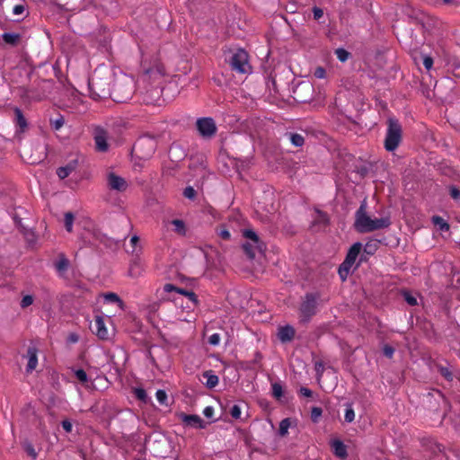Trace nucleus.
Wrapping results in <instances>:
<instances>
[{
  "label": "nucleus",
  "mask_w": 460,
  "mask_h": 460,
  "mask_svg": "<svg viewBox=\"0 0 460 460\" xmlns=\"http://www.w3.org/2000/svg\"><path fill=\"white\" fill-rule=\"evenodd\" d=\"M183 196L189 199H194L196 197V190L192 187L189 186L184 189Z\"/></svg>",
  "instance_id": "47"
},
{
  "label": "nucleus",
  "mask_w": 460,
  "mask_h": 460,
  "mask_svg": "<svg viewBox=\"0 0 460 460\" xmlns=\"http://www.w3.org/2000/svg\"><path fill=\"white\" fill-rule=\"evenodd\" d=\"M299 394L305 397H312L313 395V392L309 388L304 386L299 389Z\"/></svg>",
  "instance_id": "61"
},
{
  "label": "nucleus",
  "mask_w": 460,
  "mask_h": 460,
  "mask_svg": "<svg viewBox=\"0 0 460 460\" xmlns=\"http://www.w3.org/2000/svg\"><path fill=\"white\" fill-rule=\"evenodd\" d=\"M289 139L291 143L296 147L302 146L305 143L304 137L297 133H290Z\"/></svg>",
  "instance_id": "35"
},
{
  "label": "nucleus",
  "mask_w": 460,
  "mask_h": 460,
  "mask_svg": "<svg viewBox=\"0 0 460 460\" xmlns=\"http://www.w3.org/2000/svg\"><path fill=\"white\" fill-rule=\"evenodd\" d=\"M130 244L132 246V252H135L137 250V243H139V237L137 235H133L130 238Z\"/></svg>",
  "instance_id": "58"
},
{
  "label": "nucleus",
  "mask_w": 460,
  "mask_h": 460,
  "mask_svg": "<svg viewBox=\"0 0 460 460\" xmlns=\"http://www.w3.org/2000/svg\"><path fill=\"white\" fill-rule=\"evenodd\" d=\"M450 195L454 199H458L460 198V190L456 187H450Z\"/></svg>",
  "instance_id": "60"
},
{
  "label": "nucleus",
  "mask_w": 460,
  "mask_h": 460,
  "mask_svg": "<svg viewBox=\"0 0 460 460\" xmlns=\"http://www.w3.org/2000/svg\"><path fill=\"white\" fill-rule=\"evenodd\" d=\"M135 396L141 402H146L147 399V394L144 388H136L134 390Z\"/></svg>",
  "instance_id": "43"
},
{
  "label": "nucleus",
  "mask_w": 460,
  "mask_h": 460,
  "mask_svg": "<svg viewBox=\"0 0 460 460\" xmlns=\"http://www.w3.org/2000/svg\"><path fill=\"white\" fill-rule=\"evenodd\" d=\"M203 414L206 418H212L214 416V408L212 406H207L203 410Z\"/></svg>",
  "instance_id": "56"
},
{
  "label": "nucleus",
  "mask_w": 460,
  "mask_h": 460,
  "mask_svg": "<svg viewBox=\"0 0 460 460\" xmlns=\"http://www.w3.org/2000/svg\"><path fill=\"white\" fill-rule=\"evenodd\" d=\"M155 397L160 404L167 405V394L164 390H157Z\"/></svg>",
  "instance_id": "42"
},
{
  "label": "nucleus",
  "mask_w": 460,
  "mask_h": 460,
  "mask_svg": "<svg viewBox=\"0 0 460 460\" xmlns=\"http://www.w3.org/2000/svg\"><path fill=\"white\" fill-rule=\"evenodd\" d=\"M388 235L380 238L382 243L389 247H396L399 245L400 238L395 236L393 232H387Z\"/></svg>",
  "instance_id": "28"
},
{
  "label": "nucleus",
  "mask_w": 460,
  "mask_h": 460,
  "mask_svg": "<svg viewBox=\"0 0 460 460\" xmlns=\"http://www.w3.org/2000/svg\"><path fill=\"white\" fill-rule=\"evenodd\" d=\"M229 228L235 229L238 228L239 230H251L246 225L245 221L242 218V216L239 214H234L233 216V219L230 218V225L228 226Z\"/></svg>",
  "instance_id": "23"
},
{
  "label": "nucleus",
  "mask_w": 460,
  "mask_h": 460,
  "mask_svg": "<svg viewBox=\"0 0 460 460\" xmlns=\"http://www.w3.org/2000/svg\"><path fill=\"white\" fill-rule=\"evenodd\" d=\"M329 226V217L326 213L315 209L313 216V226L325 228Z\"/></svg>",
  "instance_id": "17"
},
{
  "label": "nucleus",
  "mask_w": 460,
  "mask_h": 460,
  "mask_svg": "<svg viewBox=\"0 0 460 460\" xmlns=\"http://www.w3.org/2000/svg\"><path fill=\"white\" fill-rule=\"evenodd\" d=\"M380 243H382V240H380V238L369 240L363 248V253L360 256V261L367 260L366 255H373L378 249Z\"/></svg>",
  "instance_id": "18"
},
{
  "label": "nucleus",
  "mask_w": 460,
  "mask_h": 460,
  "mask_svg": "<svg viewBox=\"0 0 460 460\" xmlns=\"http://www.w3.org/2000/svg\"><path fill=\"white\" fill-rule=\"evenodd\" d=\"M90 96L93 100H100L111 97V88L108 80H102L94 74L88 82Z\"/></svg>",
  "instance_id": "5"
},
{
  "label": "nucleus",
  "mask_w": 460,
  "mask_h": 460,
  "mask_svg": "<svg viewBox=\"0 0 460 460\" xmlns=\"http://www.w3.org/2000/svg\"><path fill=\"white\" fill-rule=\"evenodd\" d=\"M367 199H363L355 214L354 226L357 230H379L390 226L388 217L372 218L367 212Z\"/></svg>",
  "instance_id": "1"
},
{
  "label": "nucleus",
  "mask_w": 460,
  "mask_h": 460,
  "mask_svg": "<svg viewBox=\"0 0 460 460\" xmlns=\"http://www.w3.org/2000/svg\"><path fill=\"white\" fill-rule=\"evenodd\" d=\"M444 450L443 446L439 444H434V447L432 448V452L434 455H436L438 452H442Z\"/></svg>",
  "instance_id": "64"
},
{
  "label": "nucleus",
  "mask_w": 460,
  "mask_h": 460,
  "mask_svg": "<svg viewBox=\"0 0 460 460\" xmlns=\"http://www.w3.org/2000/svg\"><path fill=\"white\" fill-rule=\"evenodd\" d=\"M229 63L232 69L240 74H247L252 70L248 60V53L244 49H238L234 52Z\"/></svg>",
  "instance_id": "8"
},
{
  "label": "nucleus",
  "mask_w": 460,
  "mask_h": 460,
  "mask_svg": "<svg viewBox=\"0 0 460 460\" xmlns=\"http://www.w3.org/2000/svg\"><path fill=\"white\" fill-rule=\"evenodd\" d=\"M164 291L165 293H172V292H176L178 294H181L184 296H186V294L190 292V290H186V289H183V288H177L176 286L171 284V283H167L164 286Z\"/></svg>",
  "instance_id": "31"
},
{
  "label": "nucleus",
  "mask_w": 460,
  "mask_h": 460,
  "mask_svg": "<svg viewBox=\"0 0 460 460\" xmlns=\"http://www.w3.org/2000/svg\"><path fill=\"white\" fill-rule=\"evenodd\" d=\"M354 420H355V411L352 407V403H347L345 414H344V420L348 423H351Z\"/></svg>",
  "instance_id": "34"
},
{
  "label": "nucleus",
  "mask_w": 460,
  "mask_h": 460,
  "mask_svg": "<svg viewBox=\"0 0 460 460\" xmlns=\"http://www.w3.org/2000/svg\"><path fill=\"white\" fill-rule=\"evenodd\" d=\"M172 224L176 226L177 230H182L184 228V222L180 219H174Z\"/></svg>",
  "instance_id": "63"
},
{
  "label": "nucleus",
  "mask_w": 460,
  "mask_h": 460,
  "mask_svg": "<svg viewBox=\"0 0 460 460\" xmlns=\"http://www.w3.org/2000/svg\"><path fill=\"white\" fill-rule=\"evenodd\" d=\"M107 183L111 190L124 191L128 188V183L124 178L115 174L114 172H110L107 176Z\"/></svg>",
  "instance_id": "13"
},
{
  "label": "nucleus",
  "mask_w": 460,
  "mask_h": 460,
  "mask_svg": "<svg viewBox=\"0 0 460 460\" xmlns=\"http://www.w3.org/2000/svg\"><path fill=\"white\" fill-rule=\"evenodd\" d=\"M413 60L417 66L421 62L427 71H429L433 66V58L429 55H424L422 53L414 55Z\"/></svg>",
  "instance_id": "22"
},
{
  "label": "nucleus",
  "mask_w": 460,
  "mask_h": 460,
  "mask_svg": "<svg viewBox=\"0 0 460 460\" xmlns=\"http://www.w3.org/2000/svg\"><path fill=\"white\" fill-rule=\"evenodd\" d=\"M438 372L439 374L445 377L447 380L450 381L453 379V374L452 372L449 370V368L446 367H438Z\"/></svg>",
  "instance_id": "45"
},
{
  "label": "nucleus",
  "mask_w": 460,
  "mask_h": 460,
  "mask_svg": "<svg viewBox=\"0 0 460 460\" xmlns=\"http://www.w3.org/2000/svg\"><path fill=\"white\" fill-rule=\"evenodd\" d=\"M320 298L319 293H306L302 299L299 307L300 321L307 323L317 312V303Z\"/></svg>",
  "instance_id": "6"
},
{
  "label": "nucleus",
  "mask_w": 460,
  "mask_h": 460,
  "mask_svg": "<svg viewBox=\"0 0 460 460\" xmlns=\"http://www.w3.org/2000/svg\"><path fill=\"white\" fill-rule=\"evenodd\" d=\"M14 114L16 125L19 126L21 131H24L27 128V121L22 111L19 108H14Z\"/></svg>",
  "instance_id": "30"
},
{
  "label": "nucleus",
  "mask_w": 460,
  "mask_h": 460,
  "mask_svg": "<svg viewBox=\"0 0 460 460\" xmlns=\"http://www.w3.org/2000/svg\"><path fill=\"white\" fill-rule=\"evenodd\" d=\"M102 296L106 303L117 304L120 309H124L125 304L116 293L107 292Z\"/></svg>",
  "instance_id": "26"
},
{
  "label": "nucleus",
  "mask_w": 460,
  "mask_h": 460,
  "mask_svg": "<svg viewBox=\"0 0 460 460\" xmlns=\"http://www.w3.org/2000/svg\"><path fill=\"white\" fill-rule=\"evenodd\" d=\"M296 335V330L291 325H285L279 329L278 338L283 343L291 341Z\"/></svg>",
  "instance_id": "16"
},
{
  "label": "nucleus",
  "mask_w": 460,
  "mask_h": 460,
  "mask_svg": "<svg viewBox=\"0 0 460 460\" xmlns=\"http://www.w3.org/2000/svg\"><path fill=\"white\" fill-rule=\"evenodd\" d=\"M134 92V82L131 77L123 76L117 79L112 87L111 98L116 102H126Z\"/></svg>",
  "instance_id": "3"
},
{
  "label": "nucleus",
  "mask_w": 460,
  "mask_h": 460,
  "mask_svg": "<svg viewBox=\"0 0 460 460\" xmlns=\"http://www.w3.org/2000/svg\"><path fill=\"white\" fill-rule=\"evenodd\" d=\"M313 13H314V18L315 20H319L320 18L323 17V11L321 8L315 6L313 8Z\"/></svg>",
  "instance_id": "59"
},
{
  "label": "nucleus",
  "mask_w": 460,
  "mask_h": 460,
  "mask_svg": "<svg viewBox=\"0 0 460 460\" xmlns=\"http://www.w3.org/2000/svg\"><path fill=\"white\" fill-rule=\"evenodd\" d=\"M208 342L211 345L217 346L220 342V335L218 333H213L208 338Z\"/></svg>",
  "instance_id": "53"
},
{
  "label": "nucleus",
  "mask_w": 460,
  "mask_h": 460,
  "mask_svg": "<svg viewBox=\"0 0 460 460\" xmlns=\"http://www.w3.org/2000/svg\"><path fill=\"white\" fill-rule=\"evenodd\" d=\"M33 303V297L31 295H26L22 298L21 307L26 308Z\"/></svg>",
  "instance_id": "48"
},
{
  "label": "nucleus",
  "mask_w": 460,
  "mask_h": 460,
  "mask_svg": "<svg viewBox=\"0 0 460 460\" xmlns=\"http://www.w3.org/2000/svg\"><path fill=\"white\" fill-rule=\"evenodd\" d=\"M362 251V244L355 243L349 250L345 260L339 266L338 273L342 281H345L349 274L350 269Z\"/></svg>",
  "instance_id": "7"
},
{
  "label": "nucleus",
  "mask_w": 460,
  "mask_h": 460,
  "mask_svg": "<svg viewBox=\"0 0 460 460\" xmlns=\"http://www.w3.org/2000/svg\"><path fill=\"white\" fill-rule=\"evenodd\" d=\"M70 262L68 259L63 254L58 255V261L54 262V268L60 278H65L66 272L69 268Z\"/></svg>",
  "instance_id": "15"
},
{
  "label": "nucleus",
  "mask_w": 460,
  "mask_h": 460,
  "mask_svg": "<svg viewBox=\"0 0 460 460\" xmlns=\"http://www.w3.org/2000/svg\"><path fill=\"white\" fill-rule=\"evenodd\" d=\"M61 425L66 432L69 433L72 431L73 426H72V423L68 420H62Z\"/></svg>",
  "instance_id": "57"
},
{
  "label": "nucleus",
  "mask_w": 460,
  "mask_h": 460,
  "mask_svg": "<svg viewBox=\"0 0 460 460\" xmlns=\"http://www.w3.org/2000/svg\"><path fill=\"white\" fill-rule=\"evenodd\" d=\"M435 226H438L440 230H449V225L439 216H433L431 218Z\"/></svg>",
  "instance_id": "33"
},
{
  "label": "nucleus",
  "mask_w": 460,
  "mask_h": 460,
  "mask_svg": "<svg viewBox=\"0 0 460 460\" xmlns=\"http://www.w3.org/2000/svg\"><path fill=\"white\" fill-rule=\"evenodd\" d=\"M383 353L386 358H392L394 354V349L392 346L386 344L383 348Z\"/></svg>",
  "instance_id": "51"
},
{
  "label": "nucleus",
  "mask_w": 460,
  "mask_h": 460,
  "mask_svg": "<svg viewBox=\"0 0 460 460\" xmlns=\"http://www.w3.org/2000/svg\"><path fill=\"white\" fill-rule=\"evenodd\" d=\"M331 447L335 456L341 459H345L348 456L347 447L341 440H332L331 443Z\"/></svg>",
  "instance_id": "19"
},
{
  "label": "nucleus",
  "mask_w": 460,
  "mask_h": 460,
  "mask_svg": "<svg viewBox=\"0 0 460 460\" xmlns=\"http://www.w3.org/2000/svg\"><path fill=\"white\" fill-rule=\"evenodd\" d=\"M22 234H23V238L25 239V241L28 243V246L31 247V248L34 247L36 241H37V236L35 234V232H22Z\"/></svg>",
  "instance_id": "36"
},
{
  "label": "nucleus",
  "mask_w": 460,
  "mask_h": 460,
  "mask_svg": "<svg viewBox=\"0 0 460 460\" xmlns=\"http://www.w3.org/2000/svg\"><path fill=\"white\" fill-rule=\"evenodd\" d=\"M186 297H188L194 305L198 304V296L193 291L190 290V292L186 294Z\"/></svg>",
  "instance_id": "62"
},
{
  "label": "nucleus",
  "mask_w": 460,
  "mask_h": 460,
  "mask_svg": "<svg viewBox=\"0 0 460 460\" xmlns=\"http://www.w3.org/2000/svg\"><path fill=\"white\" fill-rule=\"evenodd\" d=\"M243 241L242 248L246 256L252 260L262 255L267 249L266 243L259 237L256 232H243Z\"/></svg>",
  "instance_id": "2"
},
{
  "label": "nucleus",
  "mask_w": 460,
  "mask_h": 460,
  "mask_svg": "<svg viewBox=\"0 0 460 460\" xmlns=\"http://www.w3.org/2000/svg\"><path fill=\"white\" fill-rule=\"evenodd\" d=\"M25 451L33 459H35L37 457V453H36V451H35V449H34V447H33V446L31 444H27L25 446Z\"/></svg>",
  "instance_id": "54"
},
{
  "label": "nucleus",
  "mask_w": 460,
  "mask_h": 460,
  "mask_svg": "<svg viewBox=\"0 0 460 460\" xmlns=\"http://www.w3.org/2000/svg\"><path fill=\"white\" fill-rule=\"evenodd\" d=\"M78 165L77 160L70 161L66 165L59 167L57 170V174L60 179L66 178Z\"/></svg>",
  "instance_id": "21"
},
{
  "label": "nucleus",
  "mask_w": 460,
  "mask_h": 460,
  "mask_svg": "<svg viewBox=\"0 0 460 460\" xmlns=\"http://www.w3.org/2000/svg\"><path fill=\"white\" fill-rule=\"evenodd\" d=\"M24 10H25V7L23 4H16L13 8V13L14 15H21L23 13Z\"/></svg>",
  "instance_id": "55"
},
{
  "label": "nucleus",
  "mask_w": 460,
  "mask_h": 460,
  "mask_svg": "<svg viewBox=\"0 0 460 460\" xmlns=\"http://www.w3.org/2000/svg\"><path fill=\"white\" fill-rule=\"evenodd\" d=\"M94 329L96 332V335L101 339H106L108 335V331L105 327L104 322L101 317H96L94 321Z\"/></svg>",
  "instance_id": "25"
},
{
  "label": "nucleus",
  "mask_w": 460,
  "mask_h": 460,
  "mask_svg": "<svg viewBox=\"0 0 460 460\" xmlns=\"http://www.w3.org/2000/svg\"><path fill=\"white\" fill-rule=\"evenodd\" d=\"M203 378L206 379L205 385L211 389L216 387L218 385L219 379L218 376L214 374L212 370H207L202 375Z\"/></svg>",
  "instance_id": "24"
},
{
  "label": "nucleus",
  "mask_w": 460,
  "mask_h": 460,
  "mask_svg": "<svg viewBox=\"0 0 460 460\" xmlns=\"http://www.w3.org/2000/svg\"><path fill=\"white\" fill-rule=\"evenodd\" d=\"M271 393L274 398L280 400L284 394L281 384L278 382L271 384Z\"/></svg>",
  "instance_id": "32"
},
{
  "label": "nucleus",
  "mask_w": 460,
  "mask_h": 460,
  "mask_svg": "<svg viewBox=\"0 0 460 460\" xmlns=\"http://www.w3.org/2000/svg\"><path fill=\"white\" fill-rule=\"evenodd\" d=\"M74 220L75 217L73 213L67 212L65 214L64 223L66 230H72Z\"/></svg>",
  "instance_id": "38"
},
{
  "label": "nucleus",
  "mask_w": 460,
  "mask_h": 460,
  "mask_svg": "<svg viewBox=\"0 0 460 460\" xmlns=\"http://www.w3.org/2000/svg\"><path fill=\"white\" fill-rule=\"evenodd\" d=\"M2 39L6 44L16 46L21 39V35L19 33L4 32L2 35Z\"/></svg>",
  "instance_id": "29"
},
{
  "label": "nucleus",
  "mask_w": 460,
  "mask_h": 460,
  "mask_svg": "<svg viewBox=\"0 0 460 460\" xmlns=\"http://www.w3.org/2000/svg\"><path fill=\"white\" fill-rule=\"evenodd\" d=\"M28 364L26 371H33L38 365V349L34 346H30L27 349Z\"/></svg>",
  "instance_id": "20"
},
{
  "label": "nucleus",
  "mask_w": 460,
  "mask_h": 460,
  "mask_svg": "<svg viewBox=\"0 0 460 460\" xmlns=\"http://www.w3.org/2000/svg\"><path fill=\"white\" fill-rule=\"evenodd\" d=\"M402 140V127L394 118L388 119V128L385 138V148L388 152L394 151Z\"/></svg>",
  "instance_id": "4"
},
{
  "label": "nucleus",
  "mask_w": 460,
  "mask_h": 460,
  "mask_svg": "<svg viewBox=\"0 0 460 460\" xmlns=\"http://www.w3.org/2000/svg\"><path fill=\"white\" fill-rule=\"evenodd\" d=\"M146 74L149 75L150 76H152V75L163 76L164 75L163 69L161 67H159V66H157L155 69H154V68L146 69Z\"/></svg>",
  "instance_id": "50"
},
{
  "label": "nucleus",
  "mask_w": 460,
  "mask_h": 460,
  "mask_svg": "<svg viewBox=\"0 0 460 460\" xmlns=\"http://www.w3.org/2000/svg\"><path fill=\"white\" fill-rule=\"evenodd\" d=\"M196 127L203 137L210 138L217 132V125L212 118L205 117L200 118L196 122Z\"/></svg>",
  "instance_id": "10"
},
{
  "label": "nucleus",
  "mask_w": 460,
  "mask_h": 460,
  "mask_svg": "<svg viewBox=\"0 0 460 460\" xmlns=\"http://www.w3.org/2000/svg\"><path fill=\"white\" fill-rule=\"evenodd\" d=\"M230 414L234 419H239L241 417L240 406L237 404H234L230 410Z\"/></svg>",
  "instance_id": "52"
},
{
  "label": "nucleus",
  "mask_w": 460,
  "mask_h": 460,
  "mask_svg": "<svg viewBox=\"0 0 460 460\" xmlns=\"http://www.w3.org/2000/svg\"><path fill=\"white\" fill-rule=\"evenodd\" d=\"M314 75L318 79H323L326 76V70L323 66H317L314 69Z\"/></svg>",
  "instance_id": "49"
},
{
  "label": "nucleus",
  "mask_w": 460,
  "mask_h": 460,
  "mask_svg": "<svg viewBox=\"0 0 460 460\" xmlns=\"http://www.w3.org/2000/svg\"><path fill=\"white\" fill-rule=\"evenodd\" d=\"M181 420L187 426L204 429L205 425L203 424L202 419L199 415H189L184 412H181L179 415Z\"/></svg>",
  "instance_id": "14"
},
{
  "label": "nucleus",
  "mask_w": 460,
  "mask_h": 460,
  "mask_svg": "<svg viewBox=\"0 0 460 460\" xmlns=\"http://www.w3.org/2000/svg\"><path fill=\"white\" fill-rule=\"evenodd\" d=\"M75 376L77 378V380L82 384H85L88 381V376L84 369H76L75 371Z\"/></svg>",
  "instance_id": "40"
},
{
  "label": "nucleus",
  "mask_w": 460,
  "mask_h": 460,
  "mask_svg": "<svg viewBox=\"0 0 460 460\" xmlns=\"http://www.w3.org/2000/svg\"><path fill=\"white\" fill-rule=\"evenodd\" d=\"M323 414V410L320 407H313L311 411V420L313 422L316 423L319 420V418Z\"/></svg>",
  "instance_id": "44"
},
{
  "label": "nucleus",
  "mask_w": 460,
  "mask_h": 460,
  "mask_svg": "<svg viewBox=\"0 0 460 460\" xmlns=\"http://www.w3.org/2000/svg\"><path fill=\"white\" fill-rule=\"evenodd\" d=\"M64 123H65V119L62 116L50 121L51 127L55 130L60 129L63 127Z\"/></svg>",
  "instance_id": "46"
},
{
  "label": "nucleus",
  "mask_w": 460,
  "mask_h": 460,
  "mask_svg": "<svg viewBox=\"0 0 460 460\" xmlns=\"http://www.w3.org/2000/svg\"><path fill=\"white\" fill-rule=\"evenodd\" d=\"M335 55L341 62H345L348 60L349 53L346 49L341 48L335 50Z\"/></svg>",
  "instance_id": "39"
},
{
  "label": "nucleus",
  "mask_w": 460,
  "mask_h": 460,
  "mask_svg": "<svg viewBox=\"0 0 460 460\" xmlns=\"http://www.w3.org/2000/svg\"><path fill=\"white\" fill-rule=\"evenodd\" d=\"M402 296L408 305H416L418 304L416 296H414L411 292L403 291Z\"/></svg>",
  "instance_id": "41"
},
{
  "label": "nucleus",
  "mask_w": 460,
  "mask_h": 460,
  "mask_svg": "<svg viewBox=\"0 0 460 460\" xmlns=\"http://www.w3.org/2000/svg\"><path fill=\"white\" fill-rule=\"evenodd\" d=\"M133 149L140 158L148 159L153 155L156 149V142L152 137H140L135 143Z\"/></svg>",
  "instance_id": "9"
},
{
  "label": "nucleus",
  "mask_w": 460,
  "mask_h": 460,
  "mask_svg": "<svg viewBox=\"0 0 460 460\" xmlns=\"http://www.w3.org/2000/svg\"><path fill=\"white\" fill-rule=\"evenodd\" d=\"M93 136L95 143V148L99 152H107L109 150L108 132L100 126L93 128Z\"/></svg>",
  "instance_id": "12"
},
{
  "label": "nucleus",
  "mask_w": 460,
  "mask_h": 460,
  "mask_svg": "<svg viewBox=\"0 0 460 460\" xmlns=\"http://www.w3.org/2000/svg\"><path fill=\"white\" fill-rule=\"evenodd\" d=\"M312 85L308 84H305V83H302L300 84L296 89L294 91V93L296 95V99L298 101V102H305L307 101V98L306 96H303L300 94V92L301 91H306L308 93H312Z\"/></svg>",
  "instance_id": "27"
},
{
  "label": "nucleus",
  "mask_w": 460,
  "mask_h": 460,
  "mask_svg": "<svg viewBox=\"0 0 460 460\" xmlns=\"http://www.w3.org/2000/svg\"><path fill=\"white\" fill-rule=\"evenodd\" d=\"M254 208L257 214H261V219L268 217V215L275 210L272 194L268 193L263 195L261 199L255 203Z\"/></svg>",
  "instance_id": "11"
},
{
  "label": "nucleus",
  "mask_w": 460,
  "mask_h": 460,
  "mask_svg": "<svg viewBox=\"0 0 460 460\" xmlns=\"http://www.w3.org/2000/svg\"><path fill=\"white\" fill-rule=\"evenodd\" d=\"M290 427L289 419H284L279 423V433L281 437H284L288 434V429Z\"/></svg>",
  "instance_id": "37"
}]
</instances>
